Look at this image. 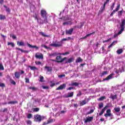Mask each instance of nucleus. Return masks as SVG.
Returning a JSON list of instances; mask_svg holds the SVG:
<instances>
[{
    "label": "nucleus",
    "instance_id": "1",
    "mask_svg": "<svg viewBox=\"0 0 125 125\" xmlns=\"http://www.w3.org/2000/svg\"><path fill=\"white\" fill-rule=\"evenodd\" d=\"M33 17L35 19V20H37V22L39 25H42L44 23L45 24H47L48 23V21L47 20V22L44 21V19H42V18H40L39 16V14H35L33 15Z\"/></svg>",
    "mask_w": 125,
    "mask_h": 125
},
{
    "label": "nucleus",
    "instance_id": "2",
    "mask_svg": "<svg viewBox=\"0 0 125 125\" xmlns=\"http://www.w3.org/2000/svg\"><path fill=\"white\" fill-rule=\"evenodd\" d=\"M41 15L42 19H44V22H47V13L44 9H42L41 11Z\"/></svg>",
    "mask_w": 125,
    "mask_h": 125
},
{
    "label": "nucleus",
    "instance_id": "3",
    "mask_svg": "<svg viewBox=\"0 0 125 125\" xmlns=\"http://www.w3.org/2000/svg\"><path fill=\"white\" fill-rule=\"evenodd\" d=\"M120 26L121 28V30L118 32L117 35H121L123 31L125 30V19L121 20V23H120Z\"/></svg>",
    "mask_w": 125,
    "mask_h": 125
},
{
    "label": "nucleus",
    "instance_id": "4",
    "mask_svg": "<svg viewBox=\"0 0 125 125\" xmlns=\"http://www.w3.org/2000/svg\"><path fill=\"white\" fill-rule=\"evenodd\" d=\"M62 46V42H56L55 43H51L50 44V46H53V47H59Z\"/></svg>",
    "mask_w": 125,
    "mask_h": 125
},
{
    "label": "nucleus",
    "instance_id": "5",
    "mask_svg": "<svg viewBox=\"0 0 125 125\" xmlns=\"http://www.w3.org/2000/svg\"><path fill=\"white\" fill-rule=\"evenodd\" d=\"M34 118L36 121V122H42V119H43L44 118V117L43 116H41L40 115H35Z\"/></svg>",
    "mask_w": 125,
    "mask_h": 125
},
{
    "label": "nucleus",
    "instance_id": "6",
    "mask_svg": "<svg viewBox=\"0 0 125 125\" xmlns=\"http://www.w3.org/2000/svg\"><path fill=\"white\" fill-rule=\"evenodd\" d=\"M104 117H105V118L113 117V114L111 113V109H108L106 110V113L104 114Z\"/></svg>",
    "mask_w": 125,
    "mask_h": 125
},
{
    "label": "nucleus",
    "instance_id": "7",
    "mask_svg": "<svg viewBox=\"0 0 125 125\" xmlns=\"http://www.w3.org/2000/svg\"><path fill=\"white\" fill-rule=\"evenodd\" d=\"M35 57L37 59H43V55L37 53L35 54Z\"/></svg>",
    "mask_w": 125,
    "mask_h": 125
},
{
    "label": "nucleus",
    "instance_id": "8",
    "mask_svg": "<svg viewBox=\"0 0 125 125\" xmlns=\"http://www.w3.org/2000/svg\"><path fill=\"white\" fill-rule=\"evenodd\" d=\"M93 120V117H88L86 118V119L84 120V123L86 124V123H90L91 121Z\"/></svg>",
    "mask_w": 125,
    "mask_h": 125
},
{
    "label": "nucleus",
    "instance_id": "9",
    "mask_svg": "<svg viewBox=\"0 0 125 125\" xmlns=\"http://www.w3.org/2000/svg\"><path fill=\"white\" fill-rule=\"evenodd\" d=\"M65 59H66V58L62 59L60 56H58L56 57V60H57V62H63V61H64Z\"/></svg>",
    "mask_w": 125,
    "mask_h": 125
},
{
    "label": "nucleus",
    "instance_id": "10",
    "mask_svg": "<svg viewBox=\"0 0 125 125\" xmlns=\"http://www.w3.org/2000/svg\"><path fill=\"white\" fill-rule=\"evenodd\" d=\"M66 87V84L63 83L62 85H61L59 87L57 88V90H60L63 89V88H65Z\"/></svg>",
    "mask_w": 125,
    "mask_h": 125
},
{
    "label": "nucleus",
    "instance_id": "11",
    "mask_svg": "<svg viewBox=\"0 0 125 125\" xmlns=\"http://www.w3.org/2000/svg\"><path fill=\"white\" fill-rule=\"evenodd\" d=\"M117 43H118V42L117 41H114L113 42H112L108 46V48L110 49L111 48V47H113V46H114V45H116V44H117Z\"/></svg>",
    "mask_w": 125,
    "mask_h": 125
},
{
    "label": "nucleus",
    "instance_id": "12",
    "mask_svg": "<svg viewBox=\"0 0 125 125\" xmlns=\"http://www.w3.org/2000/svg\"><path fill=\"white\" fill-rule=\"evenodd\" d=\"M73 31H74V29L71 28L68 30H66L65 31V34L66 35H72V33H73Z\"/></svg>",
    "mask_w": 125,
    "mask_h": 125
},
{
    "label": "nucleus",
    "instance_id": "13",
    "mask_svg": "<svg viewBox=\"0 0 125 125\" xmlns=\"http://www.w3.org/2000/svg\"><path fill=\"white\" fill-rule=\"evenodd\" d=\"M28 46H29L30 48H36V50L37 49H39V47L36 46V45H32L29 43H27Z\"/></svg>",
    "mask_w": 125,
    "mask_h": 125
},
{
    "label": "nucleus",
    "instance_id": "14",
    "mask_svg": "<svg viewBox=\"0 0 125 125\" xmlns=\"http://www.w3.org/2000/svg\"><path fill=\"white\" fill-rule=\"evenodd\" d=\"M45 71H47V72H51L52 71V68L48 66H45Z\"/></svg>",
    "mask_w": 125,
    "mask_h": 125
},
{
    "label": "nucleus",
    "instance_id": "15",
    "mask_svg": "<svg viewBox=\"0 0 125 125\" xmlns=\"http://www.w3.org/2000/svg\"><path fill=\"white\" fill-rule=\"evenodd\" d=\"M18 45H19V46H25V43L23 42H17Z\"/></svg>",
    "mask_w": 125,
    "mask_h": 125
},
{
    "label": "nucleus",
    "instance_id": "16",
    "mask_svg": "<svg viewBox=\"0 0 125 125\" xmlns=\"http://www.w3.org/2000/svg\"><path fill=\"white\" fill-rule=\"evenodd\" d=\"M121 7V4H118L115 10H114V12H117V11H119L120 8Z\"/></svg>",
    "mask_w": 125,
    "mask_h": 125
},
{
    "label": "nucleus",
    "instance_id": "17",
    "mask_svg": "<svg viewBox=\"0 0 125 125\" xmlns=\"http://www.w3.org/2000/svg\"><path fill=\"white\" fill-rule=\"evenodd\" d=\"M113 78V75L110 74L108 77H107L105 79H104V81H109V80H111Z\"/></svg>",
    "mask_w": 125,
    "mask_h": 125
},
{
    "label": "nucleus",
    "instance_id": "18",
    "mask_svg": "<svg viewBox=\"0 0 125 125\" xmlns=\"http://www.w3.org/2000/svg\"><path fill=\"white\" fill-rule=\"evenodd\" d=\"M69 85H71L72 86H78V85H79V83L77 82L71 83Z\"/></svg>",
    "mask_w": 125,
    "mask_h": 125
},
{
    "label": "nucleus",
    "instance_id": "19",
    "mask_svg": "<svg viewBox=\"0 0 125 125\" xmlns=\"http://www.w3.org/2000/svg\"><path fill=\"white\" fill-rule=\"evenodd\" d=\"M74 62V58H70L68 59L66 62V63H71Z\"/></svg>",
    "mask_w": 125,
    "mask_h": 125
},
{
    "label": "nucleus",
    "instance_id": "20",
    "mask_svg": "<svg viewBox=\"0 0 125 125\" xmlns=\"http://www.w3.org/2000/svg\"><path fill=\"white\" fill-rule=\"evenodd\" d=\"M73 96H74V92H70V93H68L66 97L67 98H68V97H73Z\"/></svg>",
    "mask_w": 125,
    "mask_h": 125
},
{
    "label": "nucleus",
    "instance_id": "21",
    "mask_svg": "<svg viewBox=\"0 0 125 125\" xmlns=\"http://www.w3.org/2000/svg\"><path fill=\"white\" fill-rule=\"evenodd\" d=\"M86 103V101L85 100H83L80 102V106H83V105H85Z\"/></svg>",
    "mask_w": 125,
    "mask_h": 125
},
{
    "label": "nucleus",
    "instance_id": "22",
    "mask_svg": "<svg viewBox=\"0 0 125 125\" xmlns=\"http://www.w3.org/2000/svg\"><path fill=\"white\" fill-rule=\"evenodd\" d=\"M123 51H124V50H123V49H119L117 51V54H121V53H123Z\"/></svg>",
    "mask_w": 125,
    "mask_h": 125
},
{
    "label": "nucleus",
    "instance_id": "23",
    "mask_svg": "<svg viewBox=\"0 0 125 125\" xmlns=\"http://www.w3.org/2000/svg\"><path fill=\"white\" fill-rule=\"evenodd\" d=\"M114 110L115 111V112H116L117 113H119V112H120V111H121V107H115L114 108Z\"/></svg>",
    "mask_w": 125,
    "mask_h": 125
},
{
    "label": "nucleus",
    "instance_id": "24",
    "mask_svg": "<svg viewBox=\"0 0 125 125\" xmlns=\"http://www.w3.org/2000/svg\"><path fill=\"white\" fill-rule=\"evenodd\" d=\"M15 76L16 77V78H17V79H19V78H20V74L19 73V72H15Z\"/></svg>",
    "mask_w": 125,
    "mask_h": 125
},
{
    "label": "nucleus",
    "instance_id": "25",
    "mask_svg": "<svg viewBox=\"0 0 125 125\" xmlns=\"http://www.w3.org/2000/svg\"><path fill=\"white\" fill-rule=\"evenodd\" d=\"M8 45H11L12 47H14L15 46V44L12 42H8Z\"/></svg>",
    "mask_w": 125,
    "mask_h": 125
},
{
    "label": "nucleus",
    "instance_id": "26",
    "mask_svg": "<svg viewBox=\"0 0 125 125\" xmlns=\"http://www.w3.org/2000/svg\"><path fill=\"white\" fill-rule=\"evenodd\" d=\"M92 34L93 33H92L88 34L87 35H86L85 37L81 38V40H84V39H86V38H87L88 37H89V36H91Z\"/></svg>",
    "mask_w": 125,
    "mask_h": 125
},
{
    "label": "nucleus",
    "instance_id": "27",
    "mask_svg": "<svg viewBox=\"0 0 125 125\" xmlns=\"http://www.w3.org/2000/svg\"><path fill=\"white\" fill-rule=\"evenodd\" d=\"M104 10H105V8H104V7H101L100 10L99 11V14H101L102 13V12H103V11H104Z\"/></svg>",
    "mask_w": 125,
    "mask_h": 125
},
{
    "label": "nucleus",
    "instance_id": "28",
    "mask_svg": "<svg viewBox=\"0 0 125 125\" xmlns=\"http://www.w3.org/2000/svg\"><path fill=\"white\" fill-rule=\"evenodd\" d=\"M107 74H108V72L103 71V72L101 73V77H103V76H105V75H107Z\"/></svg>",
    "mask_w": 125,
    "mask_h": 125
},
{
    "label": "nucleus",
    "instance_id": "29",
    "mask_svg": "<svg viewBox=\"0 0 125 125\" xmlns=\"http://www.w3.org/2000/svg\"><path fill=\"white\" fill-rule=\"evenodd\" d=\"M72 22L70 21H66L63 23V25H71Z\"/></svg>",
    "mask_w": 125,
    "mask_h": 125
},
{
    "label": "nucleus",
    "instance_id": "30",
    "mask_svg": "<svg viewBox=\"0 0 125 125\" xmlns=\"http://www.w3.org/2000/svg\"><path fill=\"white\" fill-rule=\"evenodd\" d=\"M4 7H5V8H6V11H7V12H8V13H10V9H9V8H8L5 5H4Z\"/></svg>",
    "mask_w": 125,
    "mask_h": 125
},
{
    "label": "nucleus",
    "instance_id": "31",
    "mask_svg": "<svg viewBox=\"0 0 125 125\" xmlns=\"http://www.w3.org/2000/svg\"><path fill=\"white\" fill-rule=\"evenodd\" d=\"M111 98L112 100H115V99H117V95H111Z\"/></svg>",
    "mask_w": 125,
    "mask_h": 125
},
{
    "label": "nucleus",
    "instance_id": "32",
    "mask_svg": "<svg viewBox=\"0 0 125 125\" xmlns=\"http://www.w3.org/2000/svg\"><path fill=\"white\" fill-rule=\"evenodd\" d=\"M104 99H106V97L105 96H102L98 99V100L99 101H102V100H104Z\"/></svg>",
    "mask_w": 125,
    "mask_h": 125
},
{
    "label": "nucleus",
    "instance_id": "33",
    "mask_svg": "<svg viewBox=\"0 0 125 125\" xmlns=\"http://www.w3.org/2000/svg\"><path fill=\"white\" fill-rule=\"evenodd\" d=\"M4 70V67H3V65L2 63H0V70L3 71Z\"/></svg>",
    "mask_w": 125,
    "mask_h": 125
},
{
    "label": "nucleus",
    "instance_id": "34",
    "mask_svg": "<svg viewBox=\"0 0 125 125\" xmlns=\"http://www.w3.org/2000/svg\"><path fill=\"white\" fill-rule=\"evenodd\" d=\"M0 20H4V19H5V16L2 15H0Z\"/></svg>",
    "mask_w": 125,
    "mask_h": 125
},
{
    "label": "nucleus",
    "instance_id": "35",
    "mask_svg": "<svg viewBox=\"0 0 125 125\" xmlns=\"http://www.w3.org/2000/svg\"><path fill=\"white\" fill-rule=\"evenodd\" d=\"M115 4H116V3H115V2H113L112 3V6H111V8H110L111 10H113V9H114V7H115Z\"/></svg>",
    "mask_w": 125,
    "mask_h": 125
},
{
    "label": "nucleus",
    "instance_id": "36",
    "mask_svg": "<svg viewBox=\"0 0 125 125\" xmlns=\"http://www.w3.org/2000/svg\"><path fill=\"white\" fill-rule=\"evenodd\" d=\"M103 103H101L99 104V108L100 109H101V108H103Z\"/></svg>",
    "mask_w": 125,
    "mask_h": 125
},
{
    "label": "nucleus",
    "instance_id": "37",
    "mask_svg": "<svg viewBox=\"0 0 125 125\" xmlns=\"http://www.w3.org/2000/svg\"><path fill=\"white\" fill-rule=\"evenodd\" d=\"M124 11V10H122L121 11H119L118 12V15L119 16H121L122 14H123V12Z\"/></svg>",
    "mask_w": 125,
    "mask_h": 125
},
{
    "label": "nucleus",
    "instance_id": "38",
    "mask_svg": "<svg viewBox=\"0 0 125 125\" xmlns=\"http://www.w3.org/2000/svg\"><path fill=\"white\" fill-rule=\"evenodd\" d=\"M80 62H82V59H81V58H79L76 60V63H79Z\"/></svg>",
    "mask_w": 125,
    "mask_h": 125
},
{
    "label": "nucleus",
    "instance_id": "39",
    "mask_svg": "<svg viewBox=\"0 0 125 125\" xmlns=\"http://www.w3.org/2000/svg\"><path fill=\"white\" fill-rule=\"evenodd\" d=\"M42 47H44V48H45L46 49H49V47H47L45 45H42Z\"/></svg>",
    "mask_w": 125,
    "mask_h": 125
},
{
    "label": "nucleus",
    "instance_id": "40",
    "mask_svg": "<svg viewBox=\"0 0 125 125\" xmlns=\"http://www.w3.org/2000/svg\"><path fill=\"white\" fill-rule=\"evenodd\" d=\"M29 89H31L32 90H37V88L35 87H29Z\"/></svg>",
    "mask_w": 125,
    "mask_h": 125
},
{
    "label": "nucleus",
    "instance_id": "41",
    "mask_svg": "<svg viewBox=\"0 0 125 125\" xmlns=\"http://www.w3.org/2000/svg\"><path fill=\"white\" fill-rule=\"evenodd\" d=\"M31 70H37V67L35 66H29Z\"/></svg>",
    "mask_w": 125,
    "mask_h": 125
},
{
    "label": "nucleus",
    "instance_id": "42",
    "mask_svg": "<svg viewBox=\"0 0 125 125\" xmlns=\"http://www.w3.org/2000/svg\"><path fill=\"white\" fill-rule=\"evenodd\" d=\"M34 112H39L40 111V109L39 108H35L33 109Z\"/></svg>",
    "mask_w": 125,
    "mask_h": 125
},
{
    "label": "nucleus",
    "instance_id": "43",
    "mask_svg": "<svg viewBox=\"0 0 125 125\" xmlns=\"http://www.w3.org/2000/svg\"><path fill=\"white\" fill-rule=\"evenodd\" d=\"M26 124L27 125H32V121L30 120L26 121Z\"/></svg>",
    "mask_w": 125,
    "mask_h": 125
},
{
    "label": "nucleus",
    "instance_id": "44",
    "mask_svg": "<svg viewBox=\"0 0 125 125\" xmlns=\"http://www.w3.org/2000/svg\"><path fill=\"white\" fill-rule=\"evenodd\" d=\"M15 103H17V102L12 101L8 103V104H15Z\"/></svg>",
    "mask_w": 125,
    "mask_h": 125
},
{
    "label": "nucleus",
    "instance_id": "45",
    "mask_svg": "<svg viewBox=\"0 0 125 125\" xmlns=\"http://www.w3.org/2000/svg\"><path fill=\"white\" fill-rule=\"evenodd\" d=\"M108 105H106L105 106H104V108L103 109H102V110H103L104 111H106V109L108 108Z\"/></svg>",
    "mask_w": 125,
    "mask_h": 125
},
{
    "label": "nucleus",
    "instance_id": "46",
    "mask_svg": "<svg viewBox=\"0 0 125 125\" xmlns=\"http://www.w3.org/2000/svg\"><path fill=\"white\" fill-rule=\"evenodd\" d=\"M40 34L43 36V37H47V35H45V34H44L43 32H40Z\"/></svg>",
    "mask_w": 125,
    "mask_h": 125
},
{
    "label": "nucleus",
    "instance_id": "47",
    "mask_svg": "<svg viewBox=\"0 0 125 125\" xmlns=\"http://www.w3.org/2000/svg\"><path fill=\"white\" fill-rule=\"evenodd\" d=\"M104 112L102 109V111H101V112L99 114V116H102V115H103V114L104 113Z\"/></svg>",
    "mask_w": 125,
    "mask_h": 125
},
{
    "label": "nucleus",
    "instance_id": "48",
    "mask_svg": "<svg viewBox=\"0 0 125 125\" xmlns=\"http://www.w3.org/2000/svg\"><path fill=\"white\" fill-rule=\"evenodd\" d=\"M60 55H67V54H69V52H66L65 53H62V54H59Z\"/></svg>",
    "mask_w": 125,
    "mask_h": 125
},
{
    "label": "nucleus",
    "instance_id": "49",
    "mask_svg": "<svg viewBox=\"0 0 125 125\" xmlns=\"http://www.w3.org/2000/svg\"><path fill=\"white\" fill-rule=\"evenodd\" d=\"M32 118V114H29L27 115V119H31Z\"/></svg>",
    "mask_w": 125,
    "mask_h": 125
},
{
    "label": "nucleus",
    "instance_id": "50",
    "mask_svg": "<svg viewBox=\"0 0 125 125\" xmlns=\"http://www.w3.org/2000/svg\"><path fill=\"white\" fill-rule=\"evenodd\" d=\"M40 82H43V77L40 76Z\"/></svg>",
    "mask_w": 125,
    "mask_h": 125
},
{
    "label": "nucleus",
    "instance_id": "51",
    "mask_svg": "<svg viewBox=\"0 0 125 125\" xmlns=\"http://www.w3.org/2000/svg\"><path fill=\"white\" fill-rule=\"evenodd\" d=\"M25 83H30V80L28 78H25Z\"/></svg>",
    "mask_w": 125,
    "mask_h": 125
},
{
    "label": "nucleus",
    "instance_id": "52",
    "mask_svg": "<svg viewBox=\"0 0 125 125\" xmlns=\"http://www.w3.org/2000/svg\"><path fill=\"white\" fill-rule=\"evenodd\" d=\"M35 63L36 65H41V64H42V62H36Z\"/></svg>",
    "mask_w": 125,
    "mask_h": 125
},
{
    "label": "nucleus",
    "instance_id": "53",
    "mask_svg": "<svg viewBox=\"0 0 125 125\" xmlns=\"http://www.w3.org/2000/svg\"><path fill=\"white\" fill-rule=\"evenodd\" d=\"M0 86H1V87H4V84L3 83H0Z\"/></svg>",
    "mask_w": 125,
    "mask_h": 125
},
{
    "label": "nucleus",
    "instance_id": "54",
    "mask_svg": "<svg viewBox=\"0 0 125 125\" xmlns=\"http://www.w3.org/2000/svg\"><path fill=\"white\" fill-rule=\"evenodd\" d=\"M11 83L12 84H14V85L16 84V83H15V81H13V80H12V81H11Z\"/></svg>",
    "mask_w": 125,
    "mask_h": 125
},
{
    "label": "nucleus",
    "instance_id": "55",
    "mask_svg": "<svg viewBox=\"0 0 125 125\" xmlns=\"http://www.w3.org/2000/svg\"><path fill=\"white\" fill-rule=\"evenodd\" d=\"M42 88H43V89H48V86H42Z\"/></svg>",
    "mask_w": 125,
    "mask_h": 125
},
{
    "label": "nucleus",
    "instance_id": "56",
    "mask_svg": "<svg viewBox=\"0 0 125 125\" xmlns=\"http://www.w3.org/2000/svg\"><path fill=\"white\" fill-rule=\"evenodd\" d=\"M122 72H124V69H123V71H122V70H119V71L117 70L116 71V73H117V74H119V73H122Z\"/></svg>",
    "mask_w": 125,
    "mask_h": 125
},
{
    "label": "nucleus",
    "instance_id": "57",
    "mask_svg": "<svg viewBox=\"0 0 125 125\" xmlns=\"http://www.w3.org/2000/svg\"><path fill=\"white\" fill-rule=\"evenodd\" d=\"M64 77H65V74H62L61 75H59V78H63Z\"/></svg>",
    "mask_w": 125,
    "mask_h": 125
},
{
    "label": "nucleus",
    "instance_id": "58",
    "mask_svg": "<svg viewBox=\"0 0 125 125\" xmlns=\"http://www.w3.org/2000/svg\"><path fill=\"white\" fill-rule=\"evenodd\" d=\"M111 40H112V39L109 38L108 40L104 41V42H110V41H111Z\"/></svg>",
    "mask_w": 125,
    "mask_h": 125
},
{
    "label": "nucleus",
    "instance_id": "59",
    "mask_svg": "<svg viewBox=\"0 0 125 125\" xmlns=\"http://www.w3.org/2000/svg\"><path fill=\"white\" fill-rule=\"evenodd\" d=\"M54 85H55V83H51L50 84V86L51 87H53V86H54Z\"/></svg>",
    "mask_w": 125,
    "mask_h": 125
},
{
    "label": "nucleus",
    "instance_id": "60",
    "mask_svg": "<svg viewBox=\"0 0 125 125\" xmlns=\"http://www.w3.org/2000/svg\"><path fill=\"white\" fill-rule=\"evenodd\" d=\"M66 89L67 90H71V89H73V87H68Z\"/></svg>",
    "mask_w": 125,
    "mask_h": 125
},
{
    "label": "nucleus",
    "instance_id": "61",
    "mask_svg": "<svg viewBox=\"0 0 125 125\" xmlns=\"http://www.w3.org/2000/svg\"><path fill=\"white\" fill-rule=\"evenodd\" d=\"M35 102H38V103H40L41 102L40 99H37L35 100Z\"/></svg>",
    "mask_w": 125,
    "mask_h": 125
},
{
    "label": "nucleus",
    "instance_id": "62",
    "mask_svg": "<svg viewBox=\"0 0 125 125\" xmlns=\"http://www.w3.org/2000/svg\"><path fill=\"white\" fill-rule=\"evenodd\" d=\"M106 4H107V2H105L104 3L103 7H104V8H105V7H106Z\"/></svg>",
    "mask_w": 125,
    "mask_h": 125
},
{
    "label": "nucleus",
    "instance_id": "63",
    "mask_svg": "<svg viewBox=\"0 0 125 125\" xmlns=\"http://www.w3.org/2000/svg\"><path fill=\"white\" fill-rule=\"evenodd\" d=\"M12 38L13 39H16V36L15 35H13L12 36Z\"/></svg>",
    "mask_w": 125,
    "mask_h": 125
},
{
    "label": "nucleus",
    "instance_id": "64",
    "mask_svg": "<svg viewBox=\"0 0 125 125\" xmlns=\"http://www.w3.org/2000/svg\"><path fill=\"white\" fill-rule=\"evenodd\" d=\"M82 95V93L79 92V93L77 94V96H81Z\"/></svg>",
    "mask_w": 125,
    "mask_h": 125
}]
</instances>
